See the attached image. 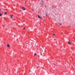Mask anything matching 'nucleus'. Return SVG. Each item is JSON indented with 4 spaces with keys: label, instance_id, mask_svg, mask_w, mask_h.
I'll return each mask as SVG.
<instances>
[{
    "label": "nucleus",
    "instance_id": "f257e3e1",
    "mask_svg": "<svg viewBox=\"0 0 75 75\" xmlns=\"http://www.w3.org/2000/svg\"><path fill=\"white\" fill-rule=\"evenodd\" d=\"M2 13H3V14H5V15H6V14H7V12H3Z\"/></svg>",
    "mask_w": 75,
    "mask_h": 75
},
{
    "label": "nucleus",
    "instance_id": "f03ea898",
    "mask_svg": "<svg viewBox=\"0 0 75 75\" xmlns=\"http://www.w3.org/2000/svg\"><path fill=\"white\" fill-rule=\"evenodd\" d=\"M22 9H23V10H25V8L24 7H23L22 8Z\"/></svg>",
    "mask_w": 75,
    "mask_h": 75
},
{
    "label": "nucleus",
    "instance_id": "7ed1b4c3",
    "mask_svg": "<svg viewBox=\"0 0 75 75\" xmlns=\"http://www.w3.org/2000/svg\"><path fill=\"white\" fill-rule=\"evenodd\" d=\"M38 16L39 18H40V19H41V18H42V17H40V16H39V15H38Z\"/></svg>",
    "mask_w": 75,
    "mask_h": 75
},
{
    "label": "nucleus",
    "instance_id": "20e7f679",
    "mask_svg": "<svg viewBox=\"0 0 75 75\" xmlns=\"http://www.w3.org/2000/svg\"><path fill=\"white\" fill-rule=\"evenodd\" d=\"M42 3V4H43V5H44V4H45V2H44L43 1H41Z\"/></svg>",
    "mask_w": 75,
    "mask_h": 75
},
{
    "label": "nucleus",
    "instance_id": "39448f33",
    "mask_svg": "<svg viewBox=\"0 0 75 75\" xmlns=\"http://www.w3.org/2000/svg\"><path fill=\"white\" fill-rule=\"evenodd\" d=\"M68 43L69 44H71V42H70L69 41V42H68Z\"/></svg>",
    "mask_w": 75,
    "mask_h": 75
},
{
    "label": "nucleus",
    "instance_id": "423d86ee",
    "mask_svg": "<svg viewBox=\"0 0 75 75\" xmlns=\"http://www.w3.org/2000/svg\"><path fill=\"white\" fill-rule=\"evenodd\" d=\"M10 45H7V47H10Z\"/></svg>",
    "mask_w": 75,
    "mask_h": 75
},
{
    "label": "nucleus",
    "instance_id": "0eeeda50",
    "mask_svg": "<svg viewBox=\"0 0 75 75\" xmlns=\"http://www.w3.org/2000/svg\"><path fill=\"white\" fill-rule=\"evenodd\" d=\"M36 55H37V53H35L34 54V56H36Z\"/></svg>",
    "mask_w": 75,
    "mask_h": 75
},
{
    "label": "nucleus",
    "instance_id": "6e6552de",
    "mask_svg": "<svg viewBox=\"0 0 75 75\" xmlns=\"http://www.w3.org/2000/svg\"><path fill=\"white\" fill-rule=\"evenodd\" d=\"M3 16V14H0V16Z\"/></svg>",
    "mask_w": 75,
    "mask_h": 75
},
{
    "label": "nucleus",
    "instance_id": "1a4fd4ad",
    "mask_svg": "<svg viewBox=\"0 0 75 75\" xmlns=\"http://www.w3.org/2000/svg\"><path fill=\"white\" fill-rule=\"evenodd\" d=\"M11 18H12V16H11Z\"/></svg>",
    "mask_w": 75,
    "mask_h": 75
},
{
    "label": "nucleus",
    "instance_id": "9d476101",
    "mask_svg": "<svg viewBox=\"0 0 75 75\" xmlns=\"http://www.w3.org/2000/svg\"><path fill=\"white\" fill-rule=\"evenodd\" d=\"M55 35V34H53V35Z\"/></svg>",
    "mask_w": 75,
    "mask_h": 75
},
{
    "label": "nucleus",
    "instance_id": "9b49d317",
    "mask_svg": "<svg viewBox=\"0 0 75 75\" xmlns=\"http://www.w3.org/2000/svg\"><path fill=\"white\" fill-rule=\"evenodd\" d=\"M11 16H12H12H13V15H11Z\"/></svg>",
    "mask_w": 75,
    "mask_h": 75
},
{
    "label": "nucleus",
    "instance_id": "f8f14e48",
    "mask_svg": "<svg viewBox=\"0 0 75 75\" xmlns=\"http://www.w3.org/2000/svg\"><path fill=\"white\" fill-rule=\"evenodd\" d=\"M60 25H62L61 24H60Z\"/></svg>",
    "mask_w": 75,
    "mask_h": 75
},
{
    "label": "nucleus",
    "instance_id": "ddd939ff",
    "mask_svg": "<svg viewBox=\"0 0 75 75\" xmlns=\"http://www.w3.org/2000/svg\"><path fill=\"white\" fill-rule=\"evenodd\" d=\"M25 27H24V28H23V29H25Z\"/></svg>",
    "mask_w": 75,
    "mask_h": 75
},
{
    "label": "nucleus",
    "instance_id": "4468645a",
    "mask_svg": "<svg viewBox=\"0 0 75 75\" xmlns=\"http://www.w3.org/2000/svg\"><path fill=\"white\" fill-rule=\"evenodd\" d=\"M46 16H47V14L46 15Z\"/></svg>",
    "mask_w": 75,
    "mask_h": 75
},
{
    "label": "nucleus",
    "instance_id": "2eb2a0df",
    "mask_svg": "<svg viewBox=\"0 0 75 75\" xmlns=\"http://www.w3.org/2000/svg\"><path fill=\"white\" fill-rule=\"evenodd\" d=\"M31 71V70H30L29 72H30Z\"/></svg>",
    "mask_w": 75,
    "mask_h": 75
},
{
    "label": "nucleus",
    "instance_id": "dca6fc26",
    "mask_svg": "<svg viewBox=\"0 0 75 75\" xmlns=\"http://www.w3.org/2000/svg\"><path fill=\"white\" fill-rule=\"evenodd\" d=\"M0 10H1V9H0Z\"/></svg>",
    "mask_w": 75,
    "mask_h": 75
},
{
    "label": "nucleus",
    "instance_id": "f3484780",
    "mask_svg": "<svg viewBox=\"0 0 75 75\" xmlns=\"http://www.w3.org/2000/svg\"><path fill=\"white\" fill-rule=\"evenodd\" d=\"M19 75H20V74H19Z\"/></svg>",
    "mask_w": 75,
    "mask_h": 75
}]
</instances>
